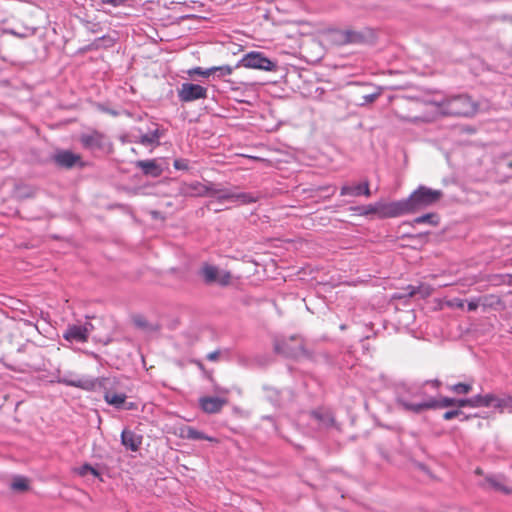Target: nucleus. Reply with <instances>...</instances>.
Here are the masks:
<instances>
[{"instance_id":"bb28decb","label":"nucleus","mask_w":512,"mask_h":512,"mask_svg":"<svg viewBox=\"0 0 512 512\" xmlns=\"http://www.w3.org/2000/svg\"><path fill=\"white\" fill-rule=\"evenodd\" d=\"M210 187L211 191L209 196L216 197L221 201H233L234 192L228 189L214 188L213 185H210Z\"/></svg>"},{"instance_id":"c85d7f7f","label":"nucleus","mask_w":512,"mask_h":512,"mask_svg":"<svg viewBox=\"0 0 512 512\" xmlns=\"http://www.w3.org/2000/svg\"><path fill=\"white\" fill-rule=\"evenodd\" d=\"M257 200L258 196L247 192L234 193L233 196V202H239L241 204L255 203Z\"/></svg>"},{"instance_id":"2eb2a0df","label":"nucleus","mask_w":512,"mask_h":512,"mask_svg":"<svg viewBox=\"0 0 512 512\" xmlns=\"http://www.w3.org/2000/svg\"><path fill=\"white\" fill-rule=\"evenodd\" d=\"M388 205L389 203H376L366 206H358L353 208V210L357 211L360 215L377 214L380 218H395L396 216L386 215V208Z\"/></svg>"},{"instance_id":"a878e982","label":"nucleus","mask_w":512,"mask_h":512,"mask_svg":"<svg viewBox=\"0 0 512 512\" xmlns=\"http://www.w3.org/2000/svg\"><path fill=\"white\" fill-rule=\"evenodd\" d=\"M492 400V393H487L485 395H475L471 397L472 408H490V401Z\"/></svg>"},{"instance_id":"39448f33","label":"nucleus","mask_w":512,"mask_h":512,"mask_svg":"<svg viewBox=\"0 0 512 512\" xmlns=\"http://www.w3.org/2000/svg\"><path fill=\"white\" fill-rule=\"evenodd\" d=\"M56 382L66 386L81 388L86 391H94L96 389L105 388L106 378L79 377L73 372H65L58 374Z\"/></svg>"},{"instance_id":"8fccbe9b","label":"nucleus","mask_w":512,"mask_h":512,"mask_svg":"<svg viewBox=\"0 0 512 512\" xmlns=\"http://www.w3.org/2000/svg\"><path fill=\"white\" fill-rule=\"evenodd\" d=\"M98 40H99V41H100V40H106V37H105V36L100 37Z\"/></svg>"},{"instance_id":"f257e3e1","label":"nucleus","mask_w":512,"mask_h":512,"mask_svg":"<svg viewBox=\"0 0 512 512\" xmlns=\"http://www.w3.org/2000/svg\"><path fill=\"white\" fill-rule=\"evenodd\" d=\"M443 196L441 190L420 185L410 196L399 201L389 202L386 215L402 216L416 213L436 204Z\"/></svg>"},{"instance_id":"aec40b11","label":"nucleus","mask_w":512,"mask_h":512,"mask_svg":"<svg viewBox=\"0 0 512 512\" xmlns=\"http://www.w3.org/2000/svg\"><path fill=\"white\" fill-rule=\"evenodd\" d=\"M135 166L147 176L159 177L163 172L155 160H138Z\"/></svg>"},{"instance_id":"de8ad7c7","label":"nucleus","mask_w":512,"mask_h":512,"mask_svg":"<svg viewBox=\"0 0 512 512\" xmlns=\"http://www.w3.org/2000/svg\"><path fill=\"white\" fill-rule=\"evenodd\" d=\"M458 307H463V301L460 300L459 303L457 304Z\"/></svg>"},{"instance_id":"72a5a7b5","label":"nucleus","mask_w":512,"mask_h":512,"mask_svg":"<svg viewBox=\"0 0 512 512\" xmlns=\"http://www.w3.org/2000/svg\"><path fill=\"white\" fill-rule=\"evenodd\" d=\"M454 418H458L460 421H466L469 419V416L460 409L449 410L443 414L444 420H452Z\"/></svg>"},{"instance_id":"4be33fe9","label":"nucleus","mask_w":512,"mask_h":512,"mask_svg":"<svg viewBox=\"0 0 512 512\" xmlns=\"http://www.w3.org/2000/svg\"><path fill=\"white\" fill-rule=\"evenodd\" d=\"M311 417L320 428H329L335 424V419L329 411L314 410Z\"/></svg>"},{"instance_id":"a18cd8bd","label":"nucleus","mask_w":512,"mask_h":512,"mask_svg":"<svg viewBox=\"0 0 512 512\" xmlns=\"http://www.w3.org/2000/svg\"><path fill=\"white\" fill-rule=\"evenodd\" d=\"M133 408H134V404H133L132 402L127 403V402L125 401V404H124V406H123V408H122V409H125V410H132Z\"/></svg>"},{"instance_id":"b1692460","label":"nucleus","mask_w":512,"mask_h":512,"mask_svg":"<svg viewBox=\"0 0 512 512\" xmlns=\"http://www.w3.org/2000/svg\"><path fill=\"white\" fill-rule=\"evenodd\" d=\"M104 399L109 405L116 409H122L125 404L126 395L124 393H112L107 391L104 395Z\"/></svg>"},{"instance_id":"393cba45","label":"nucleus","mask_w":512,"mask_h":512,"mask_svg":"<svg viewBox=\"0 0 512 512\" xmlns=\"http://www.w3.org/2000/svg\"><path fill=\"white\" fill-rule=\"evenodd\" d=\"M413 224H427L437 226L439 224V216L437 213H427L413 219Z\"/></svg>"},{"instance_id":"423d86ee","label":"nucleus","mask_w":512,"mask_h":512,"mask_svg":"<svg viewBox=\"0 0 512 512\" xmlns=\"http://www.w3.org/2000/svg\"><path fill=\"white\" fill-rule=\"evenodd\" d=\"M240 66L252 69H259L263 71H274L277 68V63L267 58L263 53L252 51L245 54L237 63L235 68Z\"/></svg>"},{"instance_id":"4c0bfd02","label":"nucleus","mask_w":512,"mask_h":512,"mask_svg":"<svg viewBox=\"0 0 512 512\" xmlns=\"http://www.w3.org/2000/svg\"><path fill=\"white\" fill-rule=\"evenodd\" d=\"M173 166L176 170L187 171L189 169V160L184 158L175 159Z\"/></svg>"},{"instance_id":"7c9ffc66","label":"nucleus","mask_w":512,"mask_h":512,"mask_svg":"<svg viewBox=\"0 0 512 512\" xmlns=\"http://www.w3.org/2000/svg\"><path fill=\"white\" fill-rule=\"evenodd\" d=\"M395 116L403 122H409L413 124H421L427 121L426 117L424 116H410V115H404L400 111L395 110L394 111Z\"/></svg>"},{"instance_id":"58836bf2","label":"nucleus","mask_w":512,"mask_h":512,"mask_svg":"<svg viewBox=\"0 0 512 512\" xmlns=\"http://www.w3.org/2000/svg\"><path fill=\"white\" fill-rule=\"evenodd\" d=\"M98 109L103 112V113H106V114H109V115H112L114 117L118 116L120 113L119 111L115 110V109H112V108H109L107 107L106 105L104 104H98L97 105Z\"/></svg>"},{"instance_id":"ddd939ff","label":"nucleus","mask_w":512,"mask_h":512,"mask_svg":"<svg viewBox=\"0 0 512 512\" xmlns=\"http://www.w3.org/2000/svg\"><path fill=\"white\" fill-rule=\"evenodd\" d=\"M53 161L59 167L70 169L81 162V157L69 150H60L53 155Z\"/></svg>"},{"instance_id":"37998d69","label":"nucleus","mask_w":512,"mask_h":512,"mask_svg":"<svg viewBox=\"0 0 512 512\" xmlns=\"http://www.w3.org/2000/svg\"><path fill=\"white\" fill-rule=\"evenodd\" d=\"M220 356V351L215 350L207 354L206 359L209 361H217Z\"/></svg>"},{"instance_id":"6ab92c4d","label":"nucleus","mask_w":512,"mask_h":512,"mask_svg":"<svg viewBox=\"0 0 512 512\" xmlns=\"http://www.w3.org/2000/svg\"><path fill=\"white\" fill-rule=\"evenodd\" d=\"M63 337L65 340L70 342H86V328H82L80 325H70L64 332Z\"/></svg>"},{"instance_id":"e433bc0d","label":"nucleus","mask_w":512,"mask_h":512,"mask_svg":"<svg viewBox=\"0 0 512 512\" xmlns=\"http://www.w3.org/2000/svg\"><path fill=\"white\" fill-rule=\"evenodd\" d=\"M133 322L134 324L141 328V329H145V330H154L155 328H153L149 322L143 317V316H135L133 318Z\"/></svg>"},{"instance_id":"f704fd0d","label":"nucleus","mask_w":512,"mask_h":512,"mask_svg":"<svg viewBox=\"0 0 512 512\" xmlns=\"http://www.w3.org/2000/svg\"><path fill=\"white\" fill-rule=\"evenodd\" d=\"M187 74L190 77L198 75V76H202L204 78H209L210 76H212V70H211V67L206 68V69H204L202 67H193L187 71Z\"/></svg>"},{"instance_id":"cd10ccee","label":"nucleus","mask_w":512,"mask_h":512,"mask_svg":"<svg viewBox=\"0 0 512 512\" xmlns=\"http://www.w3.org/2000/svg\"><path fill=\"white\" fill-rule=\"evenodd\" d=\"M10 487L13 491L24 492L28 490L29 483L27 478L23 476H15L11 482Z\"/></svg>"},{"instance_id":"412c9836","label":"nucleus","mask_w":512,"mask_h":512,"mask_svg":"<svg viewBox=\"0 0 512 512\" xmlns=\"http://www.w3.org/2000/svg\"><path fill=\"white\" fill-rule=\"evenodd\" d=\"M154 126L155 129L149 130L147 133L141 134L139 139L136 140V142L144 146L159 145V140L162 137L163 133L160 131L157 124H154Z\"/></svg>"},{"instance_id":"2f4dec72","label":"nucleus","mask_w":512,"mask_h":512,"mask_svg":"<svg viewBox=\"0 0 512 512\" xmlns=\"http://www.w3.org/2000/svg\"><path fill=\"white\" fill-rule=\"evenodd\" d=\"M472 388V384L470 383H456L448 386L450 391L458 395L468 394L472 391Z\"/></svg>"},{"instance_id":"20e7f679","label":"nucleus","mask_w":512,"mask_h":512,"mask_svg":"<svg viewBox=\"0 0 512 512\" xmlns=\"http://www.w3.org/2000/svg\"><path fill=\"white\" fill-rule=\"evenodd\" d=\"M274 351L286 358L297 359L299 357H309L303 340L297 335L275 337Z\"/></svg>"},{"instance_id":"7ed1b4c3","label":"nucleus","mask_w":512,"mask_h":512,"mask_svg":"<svg viewBox=\"0 0 512 512\" xmlns=\"http://www.w3.org/2000/svg\"><path fill=\"white\" fill-rule=\"evenodd\" d=\"M434 104L445 116L468 117L477 110L474 101L466 94L448 96L441 101H435Z\"/></svg>"},{"instance_id":"4468645a","label":"nucleus","mask_w":512,"mask_h":512,"mask_svg":"<svg viewBox=\"0 0 512 512\" xmlns=\"http://www.w3.org/2000/svg\"><path fill=\"white\" fill-rule=\"evenodd\" d=\"M340 195L351 197H359L364 195L366 197H370L371 192L369 189V182L365 180L364 182L358 184H345L340 189Z\"/></svg>"},{"instance_id":"f3484780","label":"nucleus","mask_w":512,"mask_h":512,"mask_svg":"<svg viewBox=\"0 0 512 512\" xmlns=\"http://www.w3.org/2000/svg\"><path fill=\"white\" fill-rule=\"evenodd\" d=\"M143 437L132 430L124 429L121 433V443L127 449L136 452L142 444Z\"/></svg>"},{"instance_id":"f03ea898","label":"nucleus","mask_w":512,"mask_h":512,"mask_svg":"<svg viewBox=\"0 0 512 512\" xmlns=\"http://www.w3.org/2000/svg\"><path fill=\"white\" fill-rule=\"evenodd\" d=\"M396 404L406 412L420 414L434 406V397L427 396L422 385L400 384L395 390Z\"/></svg>"},{"instance_id":"a19ab883","label":"nucleus","mask_w":512,"mask_h":512,"mask_svg":"<svg viewBox=\"0 0 512 512\" xmlns=\"http://www.w3.org/2000/svg\"><path fill=\"white\" fill-rule=\"evenodd\" d=\"M456 407L458 409L462 408V407H471L472 408L471 398L456 399Z\"/></svg>"},{"instance_id":"c9c22d12","label":"nucleus","mask_w":512,"mask_h":512,"mask_svg":"<svg viewBox=\"0 0 512 512\" xmlns=\"http://www.w3.org/2000/svg\"><path fill=\"white\" fill-rule=\"evenodd\" d=\"M77 472L80 476H86L88 473L94 475L95 477H99L100 475L99 472L88 463H85L82 466H80Z\"/></svg>"},{"instance_id":"c03bdc74","label":"nucleus","mask_w":512,"mask_h":512,"mask_svg":"<svg viewBox=\"0 0 512 512\" xmlns=\"http://www.w3.org/2000/svg\"><path fill=\"white\" fill-rule=\"evenodd\" d=\"M82 328H86V336L89 337V333L93 329V325L90 322H86L84 325H80Z\"/></svg>"},{"instance_id":"473e14b6","label":"nucleus","mask_w":512,"mask_h":512,"mask_svg":"<svg viewBox=\"0 0 512 512\" xmlns=\"http://www.w3.org/2000/svg\"><path fill=\"white\" fill-rule=\"evenodd\" d=\"M456 407V398L441 397L440 399L434 398V406L431 409Z\"/></svg>"},{"instance_id":"ea45409f","label":"nucleus","mask_w":512,"mask_h":512,"mask_svg":"<svg viewBox=\"0 0 512 512\" xmlns=\"http://www.w3.org/2000/svg\"><path fill=\"white\" fill-rule=\"evenodd\" d=\"M379 96V93H371L366 94L362 96L363 101L360 103V105H365L369 103H373Z\"/></svg>"},{"instance_id":"5701e85b","label":"nucleus","mask_w":512,"mask_h":512,"mask_svg":"<svg viewBox=\"0 0 512 512\" xmlns=\"http://www.w3.org/2000/svg\"><path fill=\"white\" fill-rule=\"evenodd\" d=\"M486 484L495 491H499L503 494H511L512 488L505 484V480L501 476H487L485 478Z\"/></svg>"},{"instance_id":"a211bd4d","label":"nucleus","mask_w":512,"mask_h":512,"mask_svg":"<svg viewBox=\"0 0 512 512\" xmlns=\"http://www.w3.org/2000/svg\"><path fill=\"white\" fill-rule=\"evenodd\" d=\"M490 407L494 408L500 413L505 411L512 413V395L504 393L501 396H498L492 393Z\"/></svg>"},{"instance_id":"c756f323","label":"nucleus","mask_w":512,"mask_h":512,"mask_svg":"<svg viewBox=\"0 0 512 512\" xmlns=\"http://www.w3.org/2000/svg\"><path fill=\"white\" fill-rule=\"evenodd\" d=\"M213 78H223L232 74L234 67L230 65L213 66L211 67Z\"/></svg>"},{"instance_id":"f8f14e48","label":"nucleus","mask_w":512,"mask_h":512,"mask_svg":"<svg viewBox=\"0 0 512 512\" xmlns=\"http://www.w3.org/2000/svg\"><path fill=\"white\" fill-rule=\"evenodd\" d=\"M227 400L216 396H204L199 399V407L207 414L219 413Z\"/></svg>"},{"instance_id":"0eeeda50","label":"nucleus","mask_w":512,"mask_h":512,"mask_svg":"<svg viewBox=\"0 0 512 512\" xmlns=\"http://www.w3.org/2000/svg\"><path fill=\"white\" fill-rule=\"evenodd\" d=\"M198 274L207 285L218 284L220 286H228L232 278L229 271L220 270L217 266L209 263H204Z\"/></svg>"},{"instance_id":"79ce46f5","label":"nucleus","mask_w":512,"mask_h":512,"mask_svg":"<svg viewBox=\"0 0 512 512\" xmlns=\"http://www.w3.org/2000/svg\"><path fill=\"white\" fill-rule=\"evenodd\" d=\"M478 307H479V299H477V298L472 299V300L468 301V303H467V309L470 312L477 310Z\"/></svg>"},{"instance_id":"09e8293b","label":"nucleus","mask_w":512,"mask_h":512,"mask_svg":"<svg viewBox=\"0 0 512 512\" xmlns=\"http://www.w3.org/2000/svg\"><path fill=\"white\" fill-rule=\"evenodd\" d=\"M340 329H342V330L346 329V325L342 324V325L340 326Z\"/></svg>"},{"instance_id":"1a4fd4ad","label":"nucleus","mask_w":512,"mask_h":512,"mask_svg":"<svg viewBox=\"0 0 512 512\" xmlns=\"http://www.w3.org/2000/svg\"><path fill=\"white\" fill-rule=\"evenodd\" d=\"M177 97L182 103H190L208 98V89L199 84L184 82L177 89Z\"/></svg>"},{"instance_id":"9b49d317","label":"nucleus","mask_w":512,"mask_h":512,"mask_svg":"<svg viewBox=\"0 0 512 512\" xmlns=\"http://www.w3.org/2000/svg\"><path fill=\"white\" fill-rule=\"evenodd\" d=\"M334 41L338 45L360 44L365 41L363 33L352 29H338L333 32Z\"/></svg>"},{"instance_id":"49530a36","label":"nucleus","mask_w":512,"mask_h":512,"mask_svg":"<svg viewBox=\"0 0 512 512\" xmlns=\"http://www.w3.org/2000/svg\"><path fill=\"white\" fill-rule=\"evenodd\" d=\"M429 383H431L434 387H438L440 385V382L438 380H433L430 381Z\"/></svg>"},{"instance_id":"9d476101","label":"nucleus","mask_w":512,"mask_h":512,"mask_svg":"<svg viewBox=\"0 0 512 512\" xmlns=\"http://www.w3.org/2000/svg\"><path fill=\"white\" fill-rule=\"evenodd\" d=\"M211 187L199 181L183 182L178 188V194L183 197H203L209 195Z\"/></svg>"},{"instance_id":"6e6552de","label":"nucleus","mask_w":512,"mask_h":512,"mask_svg":"<svg viewBox=\"0 0 512 512\" xmlns=\"http://www.w3.org/2000/svg\"><path fill=\"white\" fill-rule=\"evenodd\" d=\"M79 142L83 149L91 152H104L110 145L108 137L98 130L82 133Z\"/></svg>"},{"instance_id":"dca6fc26","label":"nucleus","mask_w":512,"mask_h":512,"mask_svg":"<svg viewBox=\"0 0 512 512\" xmlns=\"http://www.w3.org/2000/svg\"><path fill=\"white\" fill-rule=\"evenodd\" d=\"M179 436L187 440H206L212 443H218L216 437L208 436L192 426H183L180 428Z\"/></svg>"}]
</instances>
